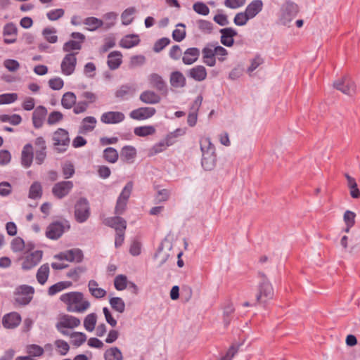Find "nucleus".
Masks as SVG:
<instances>
[{"label": "nucleus", "mask_w": 360, "mask_h": 360, "mask_svg": "<svg viewBox=\"0 0 360 360\" xmlns=\"http://www.w3.org/2000/svg\"><path fill=\"white\" fill-rule=\"evenodd\" d=\"M263 6L262 0H253L246 6L245 12L252 19L262 11Z\"/></svg>", "instance_id": "obj_26"}, {"label": "nucleus", "mask_w": 360, "mask_h": 360, "mask_svg": "<svg viewBox=\"0 0 360 360\" xmlns=\"http://www.w3.org/2000/svg\"><path fill=\"white\" fill-rule=\"evenodd\" d=\"M170 83L175 88H181L186 85V78L181 72H174L171 74Z\"/></svg>", "instance_id": "obj_35"}, {"label": "nucleus", "mask_w": 360, "mask_h": 360, "mask_svg": "<svg viewBox=\"0 0 360 360\" xmlns=\"http://www.w3.org/2000/svg\"><path fill=\"white\" fill-rule=\"evenodd\" d=\"M193 8L198 14L206 16L210 13V8L203 2H196L193 4Z\"/></svg>", "instance_id": "obj_64"}, {"label": "nucleus", "mask_w": 360, "mask_h": 360, "mask_svg": "<svg viewBox=\"0 0 360 360\" xmlns=\"http://www.w3.org/2000/svg\"><path fill=\"white\" fill-rule=\"evenodd\" d=\"M186 133V129L185 128H178L175 129L174 131L169 132L167 134L165 137V140L167 141V143L169 144V146H172L175 143V139L179 137L184 136Z\"/></svg>", "instance_id": "obj_44"}, {"label": "nucleus", "mask_w": 360, "mask_h": 360, "mask_svg": "<svg viewBox=\"0 0 360 360\" xmlns=\"http://www.w3.org/2000/svg\"><path fill=\"white\" fill-rule=\"evenodd\" d=\"M134 89L129 85H123L117 90L115 95L117 98H125L133 95Z\"/></svg>", "instance_id": "obj_56"}, {"label": "nucleus", "mask_w": 360, "mask_h": 360, "mask_svg": "<svg viewBox=\"0 0 360 360\" xmlns=\"http://www.w3.org/2000/svg\"><path fill=\"white\" fill-rule=\"evenodd\" d=\"M264 62V58L259 56L257 55L253 58L250 60V66L247 69V72L248 74H251L253 71H255L259 66L263 64Z\"/></svg>", "instance_id": "obj_59"}, {"label": "nucleus", "mask_w": 360, "mask_h": 360, "mask_svg": "<svg viewBox=\"0 0 360 360\" xmlns=\"http://www.w3.org/2000/svg\"><path fill=\"white\" fill-rule=\"evenodd\" d=\"M207 75L206 68L201 65H195L188 71V76L196 82L204 81Z\"/></svg>", "instance_id": "obj_20"}, {"label": "nucleus", "mask_w": 360, "mask_h": 360, "mask_svg": "<svg viewBox=\"0 0 360 360\" xmlns=\"http://www.w3.org/2000/svg\"><path fill=\"white\" fill-rule=\"evenodd\" d=\"M96 119L93 116L84 117L79 127V133L86 134L92 131L96 127Z\"/></svg>", "instance_id": "obj_25"}, {"label": "nucleus", "mask_w": 360, "mask_h": 360, "mask_svg": "<svg viewBox=\"0 0 360 360\" xmlns=\"http://www.w3.org/2000/svg\"><path fill=\"white\" fill-rule=\"evenodd\" d=\"M47 115V109L43 105L37 106L32 113V124L36 129L41 128Z\"/></svg>", "instance_id": "obj_17"}, {"label": "nucleus", "mask_w": 360, "mask_h": 360, "mask_svg": "<svg viewBox=\"0 0 360 360\" xmlns=\"http://www.w3.org/2000/svg\"><path fill=\"white\" fill-rule=\"evenodd\" d=\"M88 288L89 292L95 298H103L107 294L106 290L102 288H100L98 283L94 280H91L89 281Z\"/></svg>", "instance_id": "obj_29"}, {"label": "nucleus", "mask_w": 360, "mask_h": 360, "mask_svg": "<svg viewBox=\"0 0 360 360\" xmlns=\"http://www.w3.org/2000/svg\"><path fill=\"white\" fill-rule=\"evenodd\" d=\"M33 158V146L31 143H27L24 146L21 152V165L25 168H29L32 164Z\"/></svg>", "instance_id": "obj_18"}, {"label": "nucleus", "mask_w": 360, "mask_h": 360, "mask_svg": "<svg viewBox=\"0 0 360 360\" xmlns=\"http://www.w3.org/2000/svg\"><path fill=\"white\" fill-rule=\"evenodd\" d=\"M202 155L215 154L214 146L209 137H202L200 141Z\"/></svg>", "instance_id": "obj_36"}, {"label": "nucleus", "mask_w": 360, "mask_h": 360, "mask_svg": "<svg viewBox=\"0 0 360 360\" xmlns=\"http://www.w3.org/2000/svg\"><path fill=\"white\" fill-rule=\"evenodd\" d=\"M34 289L30 285H22L16 288L15 291V301L20 305H26L30 302L33 297Z\"/></svg>", "instance_id": "obj_6"}, {"label": "nucleus", "mask_w": 360, "mask_h": 360, "mask_svg": "<svg viewBox=\"0 0 360 360\" xmlns=\"http://www.w3.org/2000/svg\"><path fill=\"white\" fill-rule=\"evenodd\" d=\"M71 285L69 281H61L51 285L48 290L49 295L53 296L62 290L68 288Z\"/></svg>", "instance_id": "obj_50"}, {"label": "nucleus", "mask_w": 360, "mask_h": 360, "mask_svg": "<svg viewBox=\"0 0 360 360\" xmlns=\"http://www.w3.org/2000/svg\"><path fill=\"white\" fill-rule=\"evenodd\" d=\"M172 243L167 239L162 241L154 255L155 259L157 260L158 266L161 267L170 257H173Z\"/></svg>", "instance_id": "obj_3"}, {"label": "nucleus", "mask_w": 360, "mask_h": 360, "mask_svg": "<svg viewBox=\"0 0 360 360\" xmlns=\"http://www.w3.org/2000/svg\"><path fill=\"white\" fill-rule=\"evenodd\" d=\"M156 129L153 125H145L136 127L134 129V133L136 136L140 137H146L155 134Z\"/></svg>", "instance_id": "obj_34"}, {"label": "nucleus", "mask_w": 360, "mask_h": 360, "mask_svg": "<svg viewBox=\"0 0 360 360\" xmlns=\"http://www.w3.org/2000/svg\"><path fill=\"white\" fill-rule=\"evenodd\" d=\"M228 56V51L224 48L223 46L218 44L216 42L215 46V58L216 60H217L219 62H224L226 60Z\"/></svg>", "instance_id": "obj_61"}, {"label": "nucleus", "mask_w": 360, "mask_h": 360, "mask_svg": "<svg viewBox=\"0 0 360 360\" xmlns=\"http://www.w3.org/2000/svg\"><path fill=\"white\" fill-rule=\"evenodd\" d=\"M140 101L146 104L155 105L160 102V96L152 90L143 91L139 96Z\"/></svg>", "instance_id": "obj_19"}, {"label": "nucleus", "mask_w": 360, "mask_h": 360, "mask_svg": "<svg viewBox=\"0 0 360 360\" xmlns=\"http://www.w3.org/2000/svg\"><path fill=\"white\" fill-rule=\"evenodd\" d=\"M71 338L72 344L75 347H79L84 344L87 339L85 333L82 332H74L68 335Z\"/></svg>", "instance_id": "obj_47"}, {"label": "nucleus", "mask_w": 360, "mask_h": 360, "mask_svg": "<svg viewBox=\"0 0 360 360\" xmlns=\"http://www.w3.org/2000/svg\"><path fill=\"white\" fill-rule=\"evenodd\" d=\"M200 55V49L195 47L187 49L182 57V61L185 65H192L195 63Z\"/></svg>", "instance_id": "obj_22"}, {"label": "nucleus", "mask_w": 360, "mask_h": 360, "mask_svg": "<svg viewBox=\"0 0 360 360\" xmlns=\"http://www.w3.org/2000/svg\"><path fill=\"white\" fill-rule=\"evenodd\" d=\"M17 27L13 23H8L4 27V42L13 44L16 41Z\"/></svg>", "instance_id": "obj_24"}, {"label": "nucleus", "mask_w": 360, "mask_h": 360, "mask_svg": "<svg viewBox=\"0 0 360 360\" xmlns=\"http://www.w3.org/2000/svg\"><path fill=\"white\" fill-rule=\"evenodd\" d=\"M333 86L335 89L347 95H352L355 92L356 89L355 84L347 77L336 80Z\"/></svg>", "instance_id": "obj_13"}, {"label": "nucleus", "mask_w": 360, "mask_h": 360, "mask_svg": "<svg viewBox=\"0 0 360 360\" xmlns=\"http://www.w3.org/2000/svg\"><path fill=\"white\" fill-rule=\"evenodd\" d=\"M82 49V44L80 42L75 40H70L63 44V50L64 52L68 53H71L73 51H79Z\"/></svg>", "instance_id": "obj_57"}, {"label": "nucleus", "mask_w": 360, "mask_h": 360, "mask_svg": "<svg viewBox=\"0 0 360 360\" xmlns=\"http://www.w3.org/2000/svg\"><path fill=\"white\" fill-rule=\"evenodd\" d=\"M134 13H135V8H127L126 10H124L121 15L122 24L124 25H129L134 19Z\"/></svg>", "instance_id": "obj_58"}, {"label": "nucleus", "mask_w": 360, "mask_h": 360, "mask_svg": "<svg viewBox=\"0 0 360 360\" xmlns=\"http://www.w3.org/2000/svg\"><path fill=\"white\" fill-rule=\"evenodd\" d=\"M18 96L15 93H6L0 95V105L10 104L17 101Z\"/></svg>", "instance_id": "obj_63"}, {"label": "nucleus", "mask_w": 360, "mask_h": 360, "mask_svg": "<svg viewBox=\"0 0 360 360\" xmlns=\"http://www.w3.org/2000/svg\"><path fill=\"white\" fill-rule=\"evenodd\" d=\"M56 350L61 356H65L70 350L69 344L61 339L56 340L53 342Z\"/></svg>", "instance_id": "obj_48"}, {"label": "nucleus", "mask_w": 360, "mask_h": 360, "mask_svg": "<svg viewBox=\"0 0 360 360\" xmlns=\"http://www.w3.org/2000/svg\"><path fill=\"white\" fill-rule=\"evenodd\" d=\"M53 146L57 151L63 153L70 144L68 132L63 129H58L53 134Z\"/></svg>", "instance_id": "obj_5"}, {"label": "nucleus", "mask_w": 360, "mask_h": 360, "mask_svg": "<svg viewBox=\"0 0 360 360\" xmlns=\"http://www.w3.org/2000/svg\"><path fill=\"white\" fill-rule=\"evenodd\" d=\"M195 25L198 30L203 34H209L212 32L213 24L208 20L199 19L195 21Z\"/></svg>", "instance_id": "obj_40"}, {"label": "nucleus", "mask_w": 360, "mask_h": 360, "mask_svg": "<svg viewBox=\"0 0 360 360\" xmlns=\"http://www.w3.org/2000/svg\"><path fill=\"white\" fill-rule=\"evenodd\" d=\"M103 357L105 360H123L122 353L117 347H112L106 349Z\"/></svg>", "instance_id": "obj_37"}, {"label": "nucleus", "mask_w": 360, "mask_h": 360, "mask_svg": "<svg viewBox=\"0 0 360 360\" xmlns=\"http://www.w3.org/2000/svg\"><path fill=\"white\" fill-rule=\"evenodd\" d=\"M43 252L41 250H34L31 252H27L22 257V269L29 271L35 267L41 260Z\"/></svg>", "instance_id": "obj_8"}, {"label": "nucleus", "mask_w": 360, "mask_h": 360, "mask_svg": "<svg viewBox=\"0 0 360 360\" xmlns=\"http://www.w3.org/2000/svg\"><path fill=\"white\" fill-rule=\"evenodd\" d=\"M76 54L75 53H70L63 58L60 64L63 75L70 76L74 73L77 65Z\"/></svg>", "instance_id": "obj_11"}, {"label": "nucleus", "mask_w": 360, "mask_h": 360, "mask_svg": "<svg viewBox=\"0 0 360 360\" xmlns=\"http://www.w3.org/2000/svg\"><path fill=\"white\" fill-rule=\"evenodd\" d=\"M69 229L70 225L67 221H54L47 226L46 236L51 240H57Z\"/></svg>", "instance_id": "obj_7"}, {"label": "nucleus", "mask_w": 360, "mask_h": 360, "mask_svg": "<svg viewBox=\"0 0 360 360\" xmlns=\"http://www.w3.org/2000/svg\"><path fill=\"white\" fill-rule=\"evenodd\" d=\"M103 157L108 162L115 163L118 160L119 154L116 149L112 147H108L104 150Z\"/></svg>", "instance_id": "obj_52"}, {"label": "nucleus", "mask_w": 360, "mask_h": 360, "mask_svg": "<svg viewBox=\"0 0 360 360\" xmlns=\"http://www.w3.org/2000/svg\"><path fill=\"white\" fill-rule=\"evenodd\" d=\"M77 101L76 95L71 91L65 93L61 98V105L65 109L72 108Z\"/></svg>", "instance_id": "obj_38"}, {"label": "nucleus", "mask_w": 360, "mask_h": 360, "mask_svg": "<svg viewBox=\"0 0 360 360\" xmlns=\"http://www.w3.org/2000/svg\"><path fill=\"white\" fill-rule=\"evenodd\" d=\"M42 194V188L40 183L36 181L34 182L29 191V198L32 199L40 198Z\"/></svg>", "instance_id": "obj_54"}, {"label": "nucleus", "mask_w": 360, "mask_h": 360, "mask_svg": "<svg viewBox=\"0 0 360 360\" xmlns=\"http://www.w3.org/2000/svg\"><path fill=\"white\" fill-rule=\"evenodd\" d=\"M250 20H251V18L247 15V13L245 11H243L238 13L235 15L233 22L238 26H244Z\"/></svg>", "instance_id": "obj_62"}, {"label": "nucleus", "mask_w": 360, "mask_h": 360, "mask_svg": "<svg viewBox=\"0 0 360 360\" xmlns=\"http://www.w3.org/2000/svg\"><path fill=\"white\" fill-rule=\"evenodd\" d=\"M355 217L356 214L354 212L350 210H347L343 216L344 221L346 224V228L344 231L347 233L349 232L351 227H352L355 224Z\"/></svg>", "instance_id": "obj_53"}, {"label": "nucleus", "mask_w": 360, "mask_h": 360, "mask_svg": "<svg viewBox=\"0 0 360 360\" xmlns=\"http://www.w3.org/2000/svg\"><path fill=\"white\" fill-rule=\"evenodd\" d=\"M114 285L117 290H124L127 286V278L126 276L120 274L115 278Z\"/></svg>", "instance_id": "obj_60"}, {"label": "nucleus", "mask_w": 360, "mask_h": 360, "mask_svg": "<svg viewBox=\"0 0 360 360\" xmlns=\"http://www.w3.org/2000/svg\"><path fill=\"white\" fill-rule=\"evenodd\" d=\"M186 27L183 23L176 25V29L172 32L173 39L176 41L180 42L186 37Z\"/></svg>", "instance_id": "obj_51"}, {"label": "nucleus", "mask_w": 360, "mask_h": 360, "mask_svg": "<svg viewBox=\"0 0 360 360\" xmlns=\"http://www.w3.org/2000/svg\"><path fill=\"white\" fill-rule=\"evenodd\" d=\"M83 23L87 26V30L89 31H95L99 27H101L103 22L101 19H98L95 17H89L86 18Z\"/></svg>", "instance_id": "obj_46"}, {"label": "nucleus", "mask_w": 360, "mask_h": 360, "mask_svg": "<svg viewBox=\"0 0 360 360\" xmlns=\"http://www.w3.org/2000/svg\"><path fill=\"white\" fill-rule=\"evenodd\" d=\"M97 322V315L95 313L88 314L84 319V327L88 332L94 330Z\"/></svg>", "instance_id": "obj_45"}, {"label": "nucleus", "mask_w": 360, "mask_h": 360, "mask_svg": "<svg viewBox=\"0 0 360 360\" xmlns=\"http://www.w3.org/2000/svg\"><path fill=\"white\" fill-rule=\"evenodd\" d=\"M122 61V55L120 51H115L108 54V65L111 70L117 69Z\"/></svg>", "instance_id": "obj_28"}, {"label": "nucleus", "mask_w": 360, "mask_h": 360, "mask_svg": "<svg viewBox=\"0 0 360 360\" xmlns=\"http://www.w3.org/2000/svg\"><path fill=\"white\" fill-rule=\"evenodd\" d=\"M50 268L49 264H44L37 270L36 278L38 283L44 285L49 276Z\"/></svg>", "instance_id": "obj_31"}, {"label": "nucleus", "mask_w": 360, "mask_h": 360, "mask_svg": "<svg viewBox=\"0 0 360 360\" xmlns=\"http://www.w3.org/2000/svg\"><path fill=\"white\" fill-rule=\"evenodd\" d=\"M136 156V149L132 146H125L121 150L120 157L124 161L132 162Z\"/></svg>", "instance_id": "obj_30"}, {"label": "nucleus", "mask_w": 360, "mask_h": 360, "mask_svg": "<svg viewBox=\"0 0 360 360\" xmlns=\"http://www.w3.org/2000/svg\"><path fill=\"white\" fill-rule=\"evenodd\" d=\"M216 42L207 44L202 49V62L208 67H214L216 65L215 58Z\"/></svg>", "instance_id": "obj_12"}, {"label": "nucleus", "mask_w": 360, "mask_h": 360, "mask_svg": "<svg viewBox=\"0 0 360 360\" xmlns=\"http://www.w3.org/2000/svg\"><path fill=\"white\" fill-rule=\"evenodd\" d=\"M155 113L156 110L153 107H141L131 111L129 117L136 120H144L152 117Z\"/></svg>", "instance_id": "obj_15"}, {"label": "nucleus", "mask_w": 360, "mask_h": 360, "mask_svg": "<svg viewBox=\"0 0 360 360\" xmlns=\"http://www.w3.org/2000/svg\"><path fill=\"white\" fill-rule=\"evenodd\" d=\"M60 300L63 302L70 312L83 313L90 307V302L79 292H70L62 294Z\"/></svg>", "instance_id": "obj_1"}, {"label": "nucleus", "mask_w": 360, "mask_h": 360, "mask_svg": "<svg viewBox=\"0 0 360 360\" xmlns=\"http://www.w3.org/2000/svg\"><path fill=\"white\" fill-rule=\"evenodd\" d=\"M216 163V155L215 154H207L202 155L201 164L202 167L207 171L212 170Z\"/></svg>", "instance_id": "obj_41"}, {"label": "nucleus", "mask_w": 360, "mask_h": 360, "mask_svg": "<svg viewBox=\"0 0 360 360\" xmlns=\"http://www.w3.org/2000/svg\"><path fill=\"white\" fill-rule=\"evenodd\" d=\"M90 215L89 204L86 199H79L75 207V216L76 220L83 223L87 220Z\"/></svg>", "instance_id": "obj_9"}, {"label": "nucleus", "mask_w": 360, "mask_h": 360, "mask_svg": "<svg viewBox=\"0 0 360 360\" xmlns=\"http://www.w3.org/2000/svg\"><path fill=\"white\" fill-rule=\"evenodd\" d=\"M25 352L32 359L40 358L44 354V349L37 344H29L25 347Z\"/></svg>", "instance_id": "obj_33"}, {"label": "nucleus", "mask_w": 360, "mask_h": 360, "mask_svg": "<svg viewBox=\"0 0 360 360\" xmlns=\"http://www.w3.org/2000/svg\"><path fill=\"white\" fill-rule=\"evenodd\" d=\"M109 303L110 307L120 314H122L125 311V302L122 298L119 297H113L110 298Z\"/></svg>", "instance_id": "obj_42"}, {"label": "nucleus", "mask_w": 360, "mask_h": 360, "mask_svg": "<svg viewBox=\"0 0 360 360\" xmlns=\"http://www.w3.org/2000/svg\"><path fill=\"white\" fill-rule=\"evenodd\" d=\"M105 224L117 231H124L127 227L126 221L120 217H109L105 219Z\"/></svg>", "instance_id": "obj_27"}, {"label": "nucleus", "mask_w": 360, "mask_h": 360, "mask_svg": "<svg viewBox=\"0 0 360 360\" xmlns=\"http://www.w3.org/2000/svg\"><path fill=\"white\" fill-rule=\"evenodd\" d=\"M220 33L221 34V43L227 47L232 46L234 43L233 37L237 35V32L231 27H226L221 29Z\"/></svg>", "instance_id": "obj_21"}, {"label": "nucleus", "mask_w": 360, "mask_h": 360, "mask_svg": "<svg viewBox=\"0 0 360 360\" xmlns=\"http://www.w3.org/2000/svg\"><path fill=\"white\" fill-rule=\"evenodd\" d=\"M297 13V5L293 3H286L282 8L279 21L283 25H288L295 18Z\"/></svg>", "instance_id": "obj_10"}, {"label": "nucleus", "mask_w": 360, "mask_h": 360, "mask_svg": "<svg viewBox=\"0 0 360 360\" xmlns=\"http://www.w3.org/2000/svg\"><path fill=\"white\" fill-rule=\"evenodd\" d=\"M21 322V316L17 312H11L6 314L2 320L3 326L6 328H14Z\"/></svg>", "instance_id": "obj_23"}, {"label": "nucleus", "mask_w": 360, "mask_h": 360, "mask_svg": "<svg viewBox=\"0 0 360 360\" xmlns=\"http://www.w3.org/2000/svg\"><path fill=\"white\" fill-rule=\"evenodd\" d=\"M81 324L79 319L69 314L61 315L56 324L58 332L63 335H68V329H74Z\"/></svg>", "instance_id": "obj_2"}, {"label": "nucleus", "mask_w": 360, "mask_h": 360, "mask_svg": "<svg viewBox=\"0 0 360 360\" xmlns=\"http://www.w3.org/2000/svg\"><path fill=\"white\" fill-rule=\"evenodd\" d=\"M0 121L2 122H8L13 125H18L22 122V117L17 114L0 115Z\"/></svg>", "instance_id": "obj_55"}, {"label": "nucleus", "mask_w": 360, "mask_h": 360, "mask_svg": "<svg viewBox=\"0 0 360 360\" xmlns=\"http://www.w3.org/2000/svg\"><path fill=\"white\" fill-rule=\"evenodd\" d=\"M169 144L167 143V141L163 139L158 143L154 144L148 150V155L149 156H153L155 155L160 153L163 152L166 150L167 147H169Z\"/></svg>", "instance_id": "obj_49"}, {"label": "nucleus", "mask_w": 360, "mask_h": 360, "mask_svg": "<svg viewBox=\"0 0 360 360\" xmlns=\"http://www.w3.org/2000/svg\"><path fill=\"white\" fill-rule=\"evenodd\" d=\"M73 188L71 181H63L56 184L52 188V193L58 198H63L68 195Z\"/></svg>", "instance_id": "obj_14"}, {"label": "nucleus", "mask_w": 360, "mask_h": 360, "mask_svg": "<svg viewBox=\"0 0 360 360\" xmlns=\"http://www.w3.org/2000/svg\"><path fill=\"white\" fill-rule=\"evenodd\" d=\"M140 41L139 37L136 34H128L124 37L120 42V45L124 49H130L136 46Z\"/></svg>", "instance_id": "obj_32"}, {"label": "nucleus", "mask_w": 360, "mask_h": 360, "mask_svg": "<svg viewBox=\"0 0 360 360\" xmlns=\"http://www.w3.org/2000/svg\"><path fill=\"white\" fill-rule=\"evenodd\" d=\"M148 79L150 85L159 91L163 90L166 86L162 77L156 73L150 75Z\"/></svg>", "instance_id": "obj_39"}, {"label": "nucleus", "mask_w": 360, "mask_h": 360, "mask_svg": "<svg viewBox=\"0 0 360 360\" xmlns=\"http://www.w3.org/2000/svg\"><path fill=\"white\" fill-rule=\"evenodd\" d=\"M274 289L271 283L263 278L259 285L258 293L256 296L257 301L259 304H265L274 297Z\"/></svg>", "instance_id": "obj_4"}, {"label": "nucleus", "mask_w": 360, "mask_h": 360, "mask_svg": "<svg viewBox=\"0 0 360 360\" xmlns=\"http://www.w3.org/2000/svg\"><path fill=\"white\" fill-rule=\"evenodd\" d=\"M125 119V115L120 111H108L101 116V122L106 124H117Z\"/></svg>", "instance_id": "obj_16"}, {"label": "nucleus", "mask_w": 360, "mask_h": 360, "mask_svg": "<svg viewBox=\"0 0 360 360\" xmlns=\"http://www.w3.org/2000/svg\"><path fill=\"white\" fill-rule=\"evenodd\" d=\"M56 33L57 30L54 27H48L42 30L44 39L51 44H55L58 41V38Z\"/></svg>", "instance_id": "obj_43"}]
</instances>
